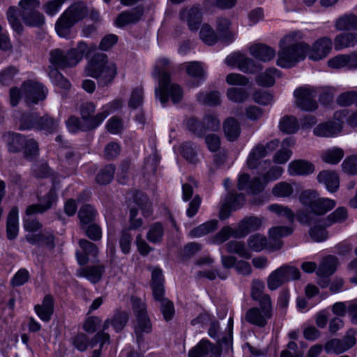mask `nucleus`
Wrapping results in <instances>:
<instances>
[{
  "label": "nucleus",
  "instance_id": "nucleus-1",
  "mask_svg": "<svg viewBox=\"0 0 357 357\" xmlns=\"http://www.w3.org/2000/svg\"><path fill=\"white\" fill-rule=\"evenodd\" d=\"M299 31L290 33L279 43L277 65L282 68H291L303 60L309 51V45L301 41Z\"/></svg>",
  "mask_w": 357,
  "mask_h": 357
},
{
  "label": "nucleus",
  "instance_id": "nucleus-2",
  "mask_svg": "<svg viewBox=\"0 0 357 357\" xmlns=\"http://www.w3.org/2000/svg\"><path fill=\"white\" fill-rule=\"evenodd\" d=\"M172 66L165 58L160 59L155 65L153 76L158 79V86L155 89V96L159 98L164 106L168 102L169 96L174 103L180 102L183 98V91L180 86L170 84V72Z\"/></svg>",
  "mask_w": 357,
  "mask_h": 357
},
{
  "label": "nucleus",
  "instance_id": "nucleus-3",
  "mask_svg": "<svg viewBox=\"0 0 357 357\" xmlns=\"http://www.w3.org/2000/svg\"><path fill=\"white\" fill-rule=\"evenodd\" d=\"M300 202L306 207V211H298L296 213L297 219L300 222L307 225L314 222V215H324L335 206L334 200L319 197L316 192L310 190L302 192Z\"/></svg>",
  "mask_w": 357,
  "mask_h": 357
},
{
  "label": "nucleus",
  "instance_id": "nucleus-4",
  "mask_svg": "<svg viewBox=\"0 0 357 357\" xmlns=\"http://www.w3.org/2000/svg\"><path fill=\"white\" fill-rule=\"evenodd\" d=\"M87 76L97 79L100 86L110 84L117 75L116 65L103 53L95 54L85 67Z\"/></svg>",
  "mask_w": 357,
  "mask_h": 357
},
{
  "label": "nucleus",
  "instance_id": "nucleus-5",
  "mask_svg": "<svg viewBox=\"0 0 357 357\" xmlns=\"http://www.w3.org/2000/svg\"><path fill=\"white\" fill-rule=\"evenodd\" d=\"M89 11L86 6L82 2L74 3L70 6L59 17L55 24V29L61 37H68L71 28L79 21L84 20Z\"/></svg>",
  "mask_w": 357,
  "mask_h": 357
},
{
  "label": "nucleus",
  "instance_id": "nucleus-6",
  "mask_svg": "<svg viewBox=\"0 0 357 357\" xmlns=\"http://www.w3.org/2000/svg\"><path fill=\"white\" fill-rule=\"evenodd\" d=\"M87 50L88 46L83 41L79 42L77 47L67 51L54 49L50 52V61L56 69L71 68L79 63Z\"/></svg>",
  "mask_w": 357,
  "mask_h": 357
},
{
  "label": "nucleus",
  "instance_id": "nucleus-7",
  "mask_svg": "<svg viewBox=\"0 0 357 357\" xmlns=\"http://www.w3.org/2000/svg\"><path fill=\"white\" fill-rule=\"evenodd\" d=\"M282 172L283 169L281 167L273 166L263 175V181L259 177L250 179L249 174L244 173L239 176L237 187L240 190H245L251 194H258L264 189L268 182L279 178Z\"/></svg>",
  "mask_w": 357,
  "mask_h": 357
},
{
  "label": "nucleus",
  "instance_id": "nucleus-8",
  "mask_svg": "<svg viewBox=\"0 0 357 357\" xmlns=\"http://www.w3.org/2000/svg\"><path fill=\"white\" fill-rule=\"evenodd\" d=\"M279 145V141L277 139L271 140L265 145L262 144H257L250 151L248 159L247 165L250 169L259 168L263 170L271 165V160H261L269 153L275 151Z\"/></svg>",
  "mask_w": 357,
  "mask_h": 357
},
{
  "label": "nucleus",
  "instance_id": "nucleus-9",
  "mask_svg": "<svg viewBox=\"0 0 357 357\" xmlns=\"http://www.w3.org/2000/svg\"><path fill=\"white\" fill-rule=\"evenodd\" d=\"M132 308L136 317L135 333L138 342L143 341L142 334L150 333L152 331V324L146 312L145 303L140 298L132 296L131 298Z\"/></svg>",
  "mask_w": 357,
  "mask_h": 357
},
{
  "label": "nucleus",
  "instance_id": "nucleus-10",
  "mask_svg": "<svg viewBox=\"0 0 357 357\" xmlns=\"http://www.w3.org/2000/svg\"><path fill=\"white\" fill-rule=\"evenodd\" d=\"M39 6L38 0H21L19 2L20 10L16 7L10 6L7 11V17L13 29L16 32H21L23 26L18 17L20 16L22 20L24 19L35 11Z\"/></svg>",
  "mask_w": 357,
  "mask_h": 357
},
{
  "label": "nucleus",
  "instance_id": "nucleus-11",
  "mask_svg": "<svg viewBox=\"0 0 357 357\" xmlns=\"http://www.w3.org/2000/svg\"><path fill=\"white\" fill-rule=\"evenodd\" d=\"M299 278L300 271L297 268L289 265L282 266L269 275L267 278V286L270 290L273 291L283 284Z\"/></svg>",
  "mask_w": 357,
  "mask_h": 357
},
{
  "label": "nucleus",
  "instance_id": "nucleus-12",
  "mask_svg": "<svg viewBox=\"0 0 357 357\" xmlns=\"http://www.w3.org/2000/svg\"><path fill=\"white\" fill-rule=\"evenodd\" d=\"M317 89L310 86H301L294 91L295 105L299 109L312 112L318 108L316 100Z\"/></svg>",
  "mask_w": 357,
  "mask_h": 357
},
{
  "label": "nucleus",
  "instance_id": "nucleus-13",
  "mask_svg": "<svg viewBox=\"0 0 357 357\" xmlns=\"http://www.w3.org/2000/svg\"><path fill=\"white\" fill-rule=\"evenodd\" d=\"M349 115L346 109L337 111L334 113V119L338 122H327L319 124L313 130L314 134L318 137H333L342 130V123Z\"/></svg>",
  "mask_w": 357,
  "mask_h": 357
},
{
  "label": "nucleus",
  "instance_id": "nucleus-14",
  "mask_svg": "<svg viewBox=\"0 0 357 357\" xmlns=\"http://www.w3.org/2000/svg\"><path fill=\"white\" fill-rule=\"evenodd\" d=\"M96 105L92 102H86L80 106V115L84 121V130H94L99 126L107 117V113L101 112L94 115Z\"/></svg>",
  "mask_w": 357,
  "mask_h": 357
},
{
  "label": "nucleus",
  "instance_id": "nucleus-15",
  "mask_svg": "<svg viewBox=\"0 0 357 357\" xmlns=\"http://www.w3.org/2000/svg\"><path fill=\"white\" fill-rule=\"evenodd\" d=\"M22 95L25 102L29 104H37L46 98L47 89L43 84L35 80H27L22 83Z\"/></svg>",
  "mask_w": 357,
  "mask_h": 357
},
{
  "label": "nucleus",
  "instance_id": "nucleus-16",
  "mask_svg": "<svg viewBox=\"0 0 357 357\" xmlns=\"http://www.w3.org/2000/svg\"><path fill=\"white\" fill-rule=\"evenodd\" d=\"M356 331L349 329L342 339L334 338L325 344L324 349L328 354H340L353 347L356 342Z\"/></svg>",
  "mask_w": 357,
  "mask_h": 357
},
{
  "label": "nucleus",
  "instance_id": "nucleus-17",
  "mask_svg": "<svg viewBox=\"0 0 357 357\" xmlns=\"http://www.w3.org/2000/svg\"><path fill=\"white\" fill-rule=\"evenodd\" d=\"M260 307H251L245 314V320L259 327H264L267 320L273 315L272 305H259Z\"/></svg>",
  "mask_w": 357,
  "mask_h": 357
},
{
  "label": "nucleus",
  "instance_id": "nucleus-18",
  "mask_svg": "<svg viewBox=\"0 0 357 357\" xmlns=\"http://www.w3.org/2000/svg\"><path fill=\"white\" fill-rule=\"evenodd\" d=\"M221 347L204 338L188 351V357H221Z\"/></svg>",
  "mask_w": 357,
  "mask_h": 357
},
{
  "label": "nucleus",
  "instance_id": "nucleus-19",
  "mask_svg": "<svg viewBox=\"0 0 357 357\" xmlns=\"http://www.w3.org/2000/svg\"><path fill=\"white\" fill-rule=\"evenodd\" d=\"M225 63L228 66H237L240 70L245 73H255L261 68L260 65L257 64L252 59L239 52L229 55L225 59Z\"/></svg>",
  "mask_w": 357,
  "mask_h": 357
},
{
  "label": "nucleus",
  "instance_id": "nucleus-20",
  "mask_svg": "<svg viewBox=\"0 0 357 357\" xmlns=\"http://www.w3.org/2000/svg\"><path fill=\"white\" fill-rule=\"evenodd\" d=\"M333 47L332 40L326 36L317 39L309 47L308 57L313 61H319L326 58L331 52Z\"/></svg>",
  "mask_w": 357,
  "mask_h": 357
},
{
  "label": "nucleus",
  "instance_id": "nucleus-21",
  "mask_svg": "<svg viewBox=\"0 0 357 357\" xmlns=\"http://www.w3.org/2000/svg\"><path fill=\"white\" fill-rule=\"evenodd\" d=\"M264 219L261 217L249 216L240 221L236 228L235 238H241L250 232L259 230L263 225Z\"/></svg>",
  "mask_w": 357,
  "mask_h": 357
},
{
  "label": "nucleus",
  "instance_id": "nucleus-22",
  "mask_svg": "<svg viewBox=\"0 0 357 357\" xmlns=\"http://www.w3.org/2000/svg\"><path fill=\"white\" fill-rule=\"evenodd\" d=\"M181 20L186 22L189 29L192 31H197L202 22L201 9L197 6L190 8L182 9L179 13Z\"/></svg>",
  "mask_w": 357,
  "mask_h": 357
},
{
  "label": "nucleus",
  "instance_id": "nucleus-23",
  "mask_svg": "<svg viewBox=\"0 0 357 357\" xmlns=\"http://www.w3.org/2000/svg\"><path fill=\"white\" fill-rule=\"evenodd\" d=\"M187 74L192 79L188 84L191 87H197L205 79V73L201 63L198 61L188 62L183 64Z\"/></svg>",
  "mask_w": 357,
  "mask_h": 357
},
{
  "label": "nucleus",
  "instance_id": "nucleus-24",
  "mask_svg": "<svg viewBox=\"0 0 357 357\" xmlns=\"http://www.w3.org/2000/svg\"><path fill=\"white\" fill-rule=\"evenodd\" d=\"M250 52L255 58L264 62L273 60L276 55L275 49L264 43L252 45L250 47Z\"/></svg>",
  "mask_w": 357,
  "mask_h": 357
},
{
  "label": "nucleus",
  "instance_id": "nucleus-25",
  "mask_svg": "<svg viewBox=\"0 0 357 357\" xmlns=\"http://www.w3.org/2000/svg\"><path fill=\"white\" fill-rule=\"evenodd\" d=\"M79 245L81 248L82 252L77 251L76 257L77 261L80 265L86 264L89 261V256L95 257L98 253V247L94 243L86 239H80L79 241Z\"/></svg>",
  "mask_w": 357,
  "mask_h": 357
},
{
  "label": "nucleus",
  "instance_id": "nucleus-26",
  "mask_svg": "<svg viewBox=\"0 0 357 357\" xmlns=\"http://www.w3.org/2000/svg\"><path fill=\"white\" fill-rule=\"evenodd\" d=\"M144 13L143 8L137 6L130 10L123 11L119 14L115 21L117 26L122 27L129 24L138 22Z\"/></svg>",
  "mask_w": 357,
  "mask_h": 357
},
{
  "label": "nucleus",
  "instance_id": "nucleus-27",
  "mask_svg": "<svg viewBox=\"0 0 357 357\" xmlns=\"http://www.w3.org/2000/svg\"><path fill=\"white\" fill-rule=\"evenodd\" d=\"M231 21L229 18L220 16L215 20L217 35L225 43H229L234 40V34L230 31Z\"/></svg>",
  "mask_w": 357,
  "mask_h": 357
},
{
  "label": "nucleus",
  "instance_id": "nucleus-28",
  "mask_svg": "<svg viewBox=\"0 0 357 357\" xmlns=\"http://www.w3.org/2000/svg\"><path fill=\"white\" fill-rule=\"evenodd\" d=\"M129 319V314L126 312L116 311L110 318H107L103 323V331L108 329L111 325L117 333L121 331Z\"/></svg>",
  "mask_w": 357,
  "mask_h": 357
},
{
  "label": "nucleus",
  "instance_id": "nucleus-29",
  "mask_svg": "<svg viewBox=\"0 0 357 357\" xmlns=\"http://www.w3.org/2000/svg\"><path fill=\"white\" fill-rule=\"evenodd\" d=\"M36 313L41 320L48 322L54 312V298L51 295H46L41 305L34 307Z\"/></svg>",
  "mask_w": 357,
  "mask_h": 357
},
{
  "label": "nucleus",
  "instance_id": "nucleus-30",
  "mask_svg": "<svg viewBox=\"0 0 357 357\" xmlns=\"http://www.w3.org/2000/svg\"><path fill=\"white\" fill-rule=\"evenodd\" d=\"M314 170V165L305 160L291 161L288 166L289 174L291 176H305L312 174Z\"/></svg>",
  "mask_w": 357,
  "mask_h": 357
},
{
  "label": "nucleus",
  "instance_id": "nucleus-31",
  "mask_svg": "<svg viewBox=\"0 0 357 357\" xmlns=\"http://www.w3.org/2000/svg\"><path fill=\"white\" fill-rule=\"evenodd\" d=\"M357 44V33L346 32L337 35L334 38V47L337 51L354 47Z\"/></svg>",
  "mask_w": 357,
  "mask_h": 357
},
{
  "label": "nucleus",
  "instance_id": "nucleus-32",
  "mask_svg": "<svg viewBox=\"0 0 357 357\" xmlns=\"http://www.w3.org/2000/svg\"><path fill=\"white\" fill-rule=\"evenodd\" d=\"M19 231L18 223V208L13 206L7 217L6 221V236L8 240L15 239Z\"/></svg>",
  "mask_w": 357,
  "mask_h": 357
},
{
  "label": "nucleus",
  "instance_id": "nucleus-33",
  "mask_svg": "<svg viewBox=\"0 0 357 357\" xmlns=\"http://www.w3.org/2000/svg\"><path fill=\"white\" fill-rule=\"evenodd\" d=\"M223 131L227 140L236 141L241 131L239 122L233 117L227 118L223 123Z\"/></svg>",
  "mask_w": 357,
  "mask_h": 357
},
{
  "label": "nucleus",
  "instance_id": "nucleus-34",
  "mask_svg": "<svg viewBox=\"0 0 357 357\" xmlns=\"http://www.w3.org/2000/svg\"><path fill=\"white\" fill-rule=\"evenodd\" d=\"M4 137L9 152L18 153L23 150L26 139L24 135L15 132H8Z\"/></svg>",
  "mask_w": 357,
  "mask_h": 357
},
{
  "label": "nucleus",
  "instance_id": "nucleus-35",
  "mask_svg": "<svg viewBox=\"0 0 357 357\" xmlns=\"http://www.w3.org/2000/svg\"><path fill=\"white\" fill-rule=\"evenodd\" d=\"M337 266V257L331 255L327 256L321 261L317 269V275L318 276H331L335 272Z\"/></svg>",
  "mask_w": 357,
  "mask_h": 357
},
{
  "label": "nucleus",
  "instance_id": "nucleus-36",
  "mask_svg": "<svg viewBox=\"0 0 357 357\" xmlns=\"http://www.w3.org/2000/svg\"><path fill=\"white\" fill-rule=\"evenodd\" d=\"M335 27L338 31L356 30L357 16L354 13L341 15L335 20Z\"/></svg>",
  "mask_w": 357,
  "mask_h": 357
},
{
  "label": "nucleus",
  "instance_id": "nucleus-37",
  "mask_svg": "<svg viewBox=\"0 0 357 357\" xmlns=\"http://www.w3.org/2000/svg\"><path fill=\"white\" fill-rule=\"evenodd\" d=\"M264 284L260 280H253L251 296L255 301L259 303V305H272L271 300L268 294H264Z\"/></svg>",
  "mask_w": 357,
  "mask_h": 357
},
{
  "label": "nucleus",
  "instance_id": "nucleus-38",
  "mask_svg": "<svg viewBox=\"0 0 357 357\" xmlns=\"http://www.w3.org/2000/svg\"><path fill=\"white\" fill-rule=\"evenodd\" d=\"M317 180L319 183H324L331 192H335L339 188V178L334 172L322 171L318 174Z\"/></svg>",
  "mask_w": 357,
  "mask_h": 357
},
{
  "label": "nucleus",
  "instance_id": "nucleus-39",
  "mask_svg": "<svg viewBox=\"0 0 357 357\" xmlns=\"http://www.w3.org/2000/svg\"><path fill=\"white\" fill-rule=\"evenodd\" d=\"M105 271V266L102 265H96L87 266L77 271V275L85 277L91 282L96 283L99 282Z\"/></svg>",
  "mask_w": 357,
  "mask_h": 357
},
{
  "label": "nucleus",
  "instance_id": "nucleus-40",
  "mask_svg": "<svg viewBox=\"0 0 357 357\" xmlns=\"http://www.w3.org/2000/svg\"><path fill=\"white\" fill-rule=\"evenodd\" d=\"M218 221L217 220L207 221L191 229L189 236L192 238L202 237L215 231L218 228Z\"/></svg>",
  "mask_w": 357,
  "mask_h": 357
},
{
  "label": "nucleus",
  "instance_id": "nucleus-41",
  "mask_svg": "<svg viewBox=\"0 0 357 357\" xmlns=\"http://www.w3.org/2000/svg\"><path fill=\"white\" fill-rule=\"evenodd\" d=\"M280 76V73L278 69L269 68L257 77L256 82L259 85L263 86H271L274 84L275 78Z\"/></svg>",
  "mask_w": 357,
  "mask_h": 357
},
{
  "label": "nucleus",
  "instance_id": "nucleus-42",
  "mask_svg": "<svg viewBox=\"0 0 357 357\" xmlns=\"http://www.w3.org/2000/svg\"><path fill=\"white\" fill-rule=\"evenodd\" d=\"M227 252L229 253H235L241 257L249 259L252 255L249 250L246 248L245 243L241 241H231L226 245Z\"/></svg>",
  "mask_w": 357,
  "mask_h": 357
},
{
  "label": "nucleus",
  "instance_id": "nucleus-43",
  "mask_svg": "<svg viewBox=\"0 0 357 357\" xmlns=\"http://www.w3.org/2000/svg\"><path fill=\"white\" fill-rule=\"evenodd\" d=\"M197 100L204 105L217 106L220 104V93L217 91H200L197 95Z\"/></svg>",
  "mask_w": 357,
  "mask_h": 357
},
{
  "label": "nucleus",
  "instance_id": "nucleus-44",
  "mask_svg": "<svg viewBox=\"0 0 357 357\" xmlns=\"http://www.w3.org/2000/svg\"><path fill=\"white\" fill-rule=\"evenodd\" d=\"M96 215V211L90 204L83 205L79 210L78 217L82 228L93 222Z\"/></svg>",
  "mask_w": 357,
  "mask_h": 357
},
{
  "label": "nucleus",
  "instance_id": "nucleus-45",
  "mask_svg": "<svg viewBox=\"0 0 357 357\" xmlns=\"http://www.w3.org/2000/svg\"><path fill=\"white\" fill-rule=\"evenodd\" d=\"M279 127L281 131L287 134H292L297 132L299 124L295 116L287 115L280 119Z\"/></svg>",
  "mask_w": 357,
  "mask_h": 357
},
{
  "label": "nucleus",
  "instance_id": "nucleus-46",
  "mask_svg": "<svg viewBox=\"0 0 357 357\" xmlns=\"http://www.w3.org/2000/svg\"><path fill=\"white\" fill-rule=\"evenodd\" d=\"M40 116L36 113L22 114L19 118V129L30 130L37 128Z\"/></svg>",
  "mask_w": 357,
  "mask_h": 357
},
{
  "label": "nucleus",
  "instance_id": "nucleus-47",
  "mask_svg": "<svg viewBox=\"0 0 357 357\" xmlns=\"http://www.w3.org/2000/svg\"><path fill=\"white\" fill-rule=\"evenodd\" d=\"M343 157V150L337 147L326 150L321 155V158L325 162L332 165L337 164Z\"/></svg>",
  "mask_w": 357,
  "mask_h": 357
},
{
  "label": "nucleus",
  "instance_id": "nucleus-48",
  "mask_svg": "<svg viewBox=\"0 0 357 357\" xmlns=\"http://www.w3.org/2000/svg\"><path fill=\"white\" fill-rule=\"evenodd\" d=\"M199 36L201 40L208 45H213L218 41V35L213 29L208 24L202 25Z\"/></svg>",
  "mask_w": 357,
  "mask_h": 357
},
{
  "label": "nucleus",
  "instance_id": "nucleus-49",
  "mask_svg": "<svg viewBox=\"0 0 357 357\" xmlns=\"http://www.w3.org/2000/svg\"><path fill=\"white\" fill-rule=\"evenodd\" d=\"M164 235V228L161 223L155 222L152 225L147 233L148 241L153 243H160Z\"/></svg>",
  "mask_w": 357,
  "mask_h": 357
},
{
  "label": "nucleus",
  "instance_id": "nucleus-50",
  "mask_svg": "<svg viewBox=\"0 0 357 357\" xmlns=\"http://www.w3.org/2000/svg\"><path fill=\"white\" fill-rule=\"evenodd\" d=\"M115 167L108 165L100 170L96 176V182L100 185L109 183L114 178Z\"/></svg>",
  "mask_w": 357,
  "mask_h": 357
},
{
  "label": "nucleus",
  "instance_id": "nucleus-51",
  "mask_svg": "<svg viewBox=\"0 0 357 357\" xmlns=\"http://www.w3.org/2000/svg\"><path fill=\"white\" fill-rule=\"evenodd\" d=\"M58 126V122L56 120L45 115L40 116L36 129L43 130L47 133H52L57 130Z\"/></svg>",
  "mask_w": 357,
  "mask_h": 357
},
{
  "label": "nucleus",
  "instance_id": "nucleus-52",
  "mask_svg": "<svg viewBox=\"0 0 357 357\" xmlns=\"http://www.w3.org/2000/svg\"><path fill=\"white\" fill-rule=\"evenodd\" d=\"M73 347L79 351H86L91 346V340L89 336L84 333H78L70 340Z\"/></svg>",
  "mask_w": 357,
  "mask_h": 357
},
{
  "label": "nucleus",
  "instance_id": "nucleus-53",
  "mask_svg": "<svg viewBox=\"0 0 357 357\" xmlns=\"http://www.w3.org/2000/svg\"><path fill=\"white\" fill-rule=\"evenodd\" d=\"M268 210L277 215L285 218L287 221L291 222L294 220L295 215L294 212L287 206L280 204H271L268 207Z\"/></svg>",
  "mask_w": 357,
  "mask_h": 357
},
{
  "label": "nucleus",
  "instance_id": "nucleus-54",
  "mask_svg": "<svg viewBox=\"0 0 357 357\" xmlns=\"http://www.w3.org/2000/svg\"><path fill=\"white\" fill-rule=\"evenodd\" d=\"M294 192L292 185L285 181H282L276 185L272 189V194L277 197H289Z\"/></svg>",
  "mask_w": 357,
  "mask_h": 357
},
{
  "label": "nucleus",
  "instance_id": "nucleus-55",
  "mask_svg": "<svg viewBox=\"0 0 357 357\" xmlns=\"http://www.w3.org/2000/svg\"><path fill=\"white\" fill-rule=\"evenodd\" d=\"M248 244L249 248L255 252H260L267 245V239L266 236L256 234L250 236L248 239Z\"/></svg>",
  "mask_w": 357,
  "mask_h": 357
},
{
  "label": "nucleus",
  "instance_id": "nucleus-56",
  "mask_svg": "<svg viewBox=\"0 0 357 357\" xmlns=\"http://www.w3.org/2000/svg\"><path fill=\"white\" fill-rule=\"evenodd\" d=\"M204 134L206 131H217L220 127V122L218 118L212 114H206L202 121Z\"/></svg>",
  "mask_w": 357,
  "mask_h": 357
},
{
  "label": "nucleus",
  "instance_id": "nucleus-57",
  "mask_svg": "<svg viewBox=\"0 0 357 357\" xmlns=\"http://www.w3.org/2000/svg\"><path fill=\"white\" fill-rule=\"evenodd\" d=\"M23 150L24 158L27 160H33L39 153L38 143L33 138H26Z\"/></svg>",
  "mask_w": 357,
  "mask_h": 357
},
{
  "label": "nucleus",
  "instance_id": "nucleus-58",
  "mask_svg": "<svg viewBox=\"0 0 357 357\" xmlns=\"http://www.w3.org/2000/svg\"><path fill=\"white\" fill-rule=\"evenodd\" d=\"M347 209L344 207H339L328 216L327 220L324 223V225L325 227H328L333 223L342 222L347 219Z\"/></svg>",
  "mask_w": 357,
  "mask_h": 357
},
{
  "label": "nucleus",
  "instance_id": "nucleus-59",
  "mask_svg": "<svg viewBox=\"0 0 357 357\" xmlns=\"http://www.w3.org/2000/svg\"><path fill=\"white\" fill-rule=\"evenodd\" d=\"M135 202L140 206L144 216L149 217L151 215V204L146 195L142 192H137L135 195Z\"/></svg>",
  "mask_w": 357,
  "mask_h": 357
},
{
  "label": "nucleus",
  "instance_id": "nucleus-60",
  "mask_svg": "<svg viewBox=\"0 0 357 357\" xmlns=\"http://www.w3.org/2000/svg\"><path fill=\"white\" fill-rule=\"evenodd\" d=\"M49 75L52 82L61 89H68L71 84L56 68H51Z\"/></svg>",
  "mask_w": 357,
  "mask_h": 357
},
{
  "label": "nucleus",
  "instance_id": "nucleus-61",
  "mask_svg": "<svg viewBox=\"0 0 357 357\" xmlns=\"http://www.w3.org/2000/svg\"><path fill=\"white\" fill-rule=\"evenodd\" d=\"M227 98L235 102H243L248 97V92L242 88H229L227 91Z\"/></svg>",
  "mask_w": 357,
  "mask_h": 357
},
{
  "label": "nucleus",
  "instance_id": "nucleus-62",
  "mask_svg": "<svg viewBox=\"0 0 357 357\" xmlns=\"http://www.w3.org/2000/svg\"><path fill=\"white\" fill-rule=\"evenodd\" d=\"M18 72V69L15 66L5 68L0 71V83L3 85L10 84Z\"/></svg>",
  "mask_w": 357,
  "mask_h": 357
},
{
  "label": "nucleus",
  "instance_id": "nucleus-63",
  "mask_svg": "<svg viewBox=\"0 0 357 357\" xmlns=\"http://www.w3.org/2000/svg\"><path fill=\"white\" fill-rule=\"evenodd\" d=\"M158 303L160 304V311L163 315L164 319L167 321L172 320L175 314L173 302L167 298L162 300V301Z\"/></svg>",
  "mask_w": 357,
  "mask_h": 357
},
{
  "label": "nucleus",
  "instance_id": "nucleus-64",
  "mask_svg": "<svg viewBox=\"0 0 357 357\" xmlns=\"http://www.w3.org/2000/svg\"><path fill=\"white\" fill-rule=\"evenodd\" d=\"M110 344V335L103 331V329L98 332L91 340V347H95L97 344H99V348L102 349L105 344Z\"/></svg>",
  "mask_w": 357,
  "mask_h": 357
}]
</instances>
